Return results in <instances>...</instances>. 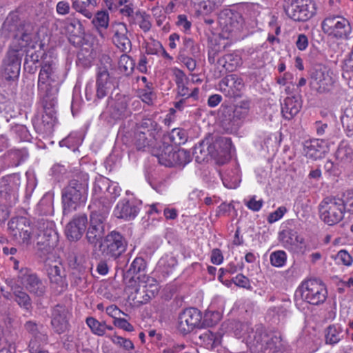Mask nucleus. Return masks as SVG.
<instances>
[{"label":"nucleus","mask_w":353,"mask_h":353,"mask_svg":"<svg viewBox=\"0 0 353 353\" xmlns=\"http://www.w3.org/2000/svg\"><path fill=\"white\" fill-rule=\"evenodd\" d=\"M174 151L172 145L163 144L160 152L154 155L157 157L159 163L167 167H171L173 166V161H174V159H173Z\"/></svg>","instance_id":"bb28decb"},{"label":"nucleus","mask_w":353,"mask_h":353,"mask_svg":"<svg viewBox=\"0 0 353 353\" xmlns=\"http://www.w3.org/2000/svg\"><path fill=\"white\" fill-rule=\"evenodd\" d=\"M111 341L117 346L129 351L134 348L131 340L117 335L108 336Z\"/></svg>","instance_id":"c03bdc74"},{"label":"nucleus","mask_w":353,"mask_h":353,"mask_svg":"<svg viewBox=\"0 0 353 353\" xmlns=\"http://www.w3.org/2000/svg\"><path fill=\"white\" fill-rule=\"evenodd\" d=\"M287 212V208L285 206H280L276 210L270 213L268 216V221L273 223L281 219Z\"/></svg>","instance_id":"864d4df0"},{"label":"nucleus","mask_w":353,"mask_h":353,"mask_svg":"<svg viewBox=\"0 0 353 353\" xmlns=\"http://www.w3.org/2000/svg\"><path fill=\"white\" fill-rule=\"evenodd\" d=\"M3 29L13 33V40L6 58L3 61V76L7 80H14L18 78L24 48L28 46L31 40V34L25 29V25L18 23L7 19L3 25Z\"/></svg>","instance_id":"f257e3e1"},{"label":"nucleus","mask_w":353,"mask_h":353,"mask_svg":"<svg viewBox=\"0 0 353 353\" xmlns=\"http://www.w3.org/2000/svg\"><path fill=\"white\" fill-rule=\"evenodd\" d=\"M219 88L225 97L236 98L241 96L244 83L242 78L232 74L223 78L219 83Z\"/></svg>","instance_id":"9b49d317"},{"label":"nucleus","mask_w":353,"mask_h":353,"mask_svg":"<svg viewBox=\"0 0 353 353\" xmlns=\"http://www.w3.org/2000/svg\"><path fill=\"white\" fill-rule=\"evenodd\" d=\"M296 46L299 50H304L308 46V39L304 34H301L298 36L296 41Z\"/></svg>","instance_id":"69168bd1"},{"label":"nucleus","mask_w":353,"mask_h":353,"mask_svg":"<svg viewBox=\"0 0 353 353\" xmlns=\"http://www.w3.org/2000/svg\"><path fill=\"white\" fill-rule=\"evenodd\" d=\"M140 134L148 133L150 137H154L156 132L159 130V125L156 121L150 118H144L137 124Z\"/></svg>","instance_id":"7c9ffc66"},{"label":"nucleus","mask_w":353,"mask_h":353,"mask_svg":"<svg viewBox=\"0 0 353 353\" xmlns=\"http://www.w3.org/2000/svg\"><path fill=\"white\" fill-rule=\"evenodd\" d=\"M142 201L139 200L129 201L123 199L116 205L114 210V215L125 221L134 219L139 214Z\"/></svg>","instance_id":"f8f14e48"},{"label":"nucleus","mask_w":353,"mask_h":353,"mask_svg":"<svg viewBox=\"0 0 353 353\" xmlns=\"http://www.w3.org/2000/svg\"><path fill=\"white\" fill-rule=\"evenodd\" d=\"M218 19L223 32L228 33V37L236 34L242 29L243 19L238 12L223 10L220 12Z\"/></svg>","instance_id":"1a4fd4ad"},{"label":"nucleus","mask_w":353,"mask_h":353,"mask_svg":"<svg viewBox=\"0 0 353 353\" xmlns=\"http://www.w3.org/2000/svg\"><path fill=\"white\" fill-rule=\"evenodd\" d=\"M176 25L185 32L190 31L192 26L191 22L185 14H179L177 17Z\"/></svg>","instance_id":"6e6d98bb"},{"label":"nucleus","mask_w":353,"mask_h":353,"mask_svg":"<svg viewBox=\"0 0 353 353\" xmlns=\"http://www.w3.org/2000/svg\"><path fill=\"white\" fill-rule=\"evenodd\" d=\"M172 72L174 77V81L176 84V86L183 84V83H189L190 80L189 78L186 76L183 70L177 68H172Z\"/></svg>","instance_id":"8fccbe9b"},{"label":"nucleus","mask_w":353,"mask_h":353,"mask_svg":"<svg viewBox=\"0 0 353 353\" xmlns=\"http://www.w3.org/2000/svg\"><path fill=\"white\" fill-rule=\"evenodd\" d=\"M72 7L77 12L82 14L85 17L91 19L93 17L92 12L88 8L92 4V0H71Z\"/></svg>","instance_id":"c9c22d12"},{"label":"nucleus","mask_w":353,"mask_h":353,"mask_svg":"<svg viewBox=\"0 0 353 353\" xmlns=\"http://www.w3.org/2000/svg\"><path fill=\"white\" fill-rule=\"evenodd\" d=\"M263 203V199L256 200V196H251L248 201L244 200V204L246 207L253 212L259 211L262 208Z\"/></svg>","instance_id":"09e8293b"},{"label":"nucleus","mask_w":353,"mask_h":353,"mask_svg":"<svg viewBox=\"0 0 353 353\" xmlns=\"http://www.w3.org/2000/svg\"><path fill=\"white\" fill-rule=\"evenodd\" d=\"M179 54H185L197 58L200 54L199 46L194 43V41L188 37L183 39V43L179 49Z\"/></svg>","instance_id":"c85d7f7f"},{"label":"nucleus","mask_w":353,"mask_h":353,"mask_svg":"<svg viewBox=\"0 0 353 353\" xmlns=\"http://www.w3.org/2000/svg\"><path fill=\"white\" fill-rule=\"evenodd\" d=\"M89 208L91 210L90 225L104 227L103 221L107 218L110 211V202L106 199L101 201L94 199Z\"/></svg>","instance_id":"2eb2a0df"},{"label":"nucleus","mask_w":353,"mask_h":353,"mask_svg":"<svg viewBox=\"0 0 353 353\" xmlns=\"http://www.w3.org/2000/svg\"><path fill=\"white\" fill-rule=\"evenodd\" d=\"M61 83L55 64L52 61L43 62L39 74L37 85L46 114H52L54 112L57 103V97Z\"/></svg>","instance_id":"f03ea898"},{"label":"nucleus","mask_w":353,"mask_h":353,"mask_svg":"<svg viewBox=\"0 0 353 353\" xmlns=\"http://www.w3.org/2000/svg\"><path fill=\"white\" fill-rule=\"evenodd\" d=\"M8 231L14 239L13 241H19L20 239L23 242L28 241H36L37 234L33 232V229L29 220L23 216L12 219L8 223Z\"/></svg>","instance_id":"6e6552de"},{"label":"nucleus","mask_w":353,"mask_h":353,"mask_svg":"<svg viewBox=\"0 0 353 353\" xmlns=\"http://www.w3.org/2000/svg\"><path fill=\"white\" fill-rule=\"evenodd\" d=\"M222 2L223 0H202L199 3V7L203 12L209 13L221 6Z\"/></svg>","instance_id":"a18cd8bd"},{"label":"nucleus","mask_w":353,"mask_h":353,"mask_svg":"<svg viewBox=\"0 0 353 353\" xmlns=\"http://www.w3.org/2000/svg\"><path fill=\"white\" fill-rule=\"evenodd\" d=\"M9 185L12 190H15L17 187L20 186V176L18 174H14L3 176L0 179V196L5 193L3 187Z\"/></svg>","instance_id":"ea45409f"},{"label":"nucleus","mask_w":353,"mask_h":353,"mask_svg":"<svg viewBox=\"0 0 353 353\" xmlns=\"http://www.w3.org/2000/svg\"><path fill=\"white\" fill-rule=\"evenodd\" d=\"M321 28L323 32L332 39L339 41H347L351 39L352 26L350 21L341 15L328 14L322 21Z\"/></svg>","instance_id":"7ed1b4c3"},{"label":"nucleus","mask_w":353,"mask_h":353,"mask_svg":"<svg viewBox=\"0 0 353 353\" xmlns=\"http://www.w3.org/2000/svg\"><path fill=\"white\" fill-rule=\"evenodd\" d=\"M56 11L59 15H66L70 11V6L68 1H60L56 6Z\"/></svg>","instance_id":"680f3d73"},{"label":"nucleus","mask_w":353,"mask_h":353,"mask_svg":"<svg viewBox=\"0 0 353 353\" xmlns=\"http://www.w3.org/2000/svg\"><path fill=\"white\" fill-rule=\"evenodd\" d=\"M279 238L283 243H302V239L296 229L287 228L283 230L279 233Z\"/></svg>","instance_id":"e433bc0d"},{"label":"nucleus","mask_w":353,"mask_h":353,"mask_svg":"<svg viewBox=\"0 0 353 353\" xmlns=\"http://www.w3.org/2000/svg\"><path fill=\"white\" fill-rule=\"evenodd\" d=\"M338 258L341 260L345 265H350L352 262V257L345 250H341L338 253Z\"/></svg>","instance_id":"774afa93"},{"label":"nucleus","mask_w":353,"mask_h":353,"mask_svg":"<svg viewBox=\"0 0 353 353\" xmlns=\"http://www.w3.org/2000/svg\"><path fill=\"white\" fill-rule=\"evenodd\" d=\"M327 148V143L323 139H313L305 143L306 155L310 157H316L318 152L320 154L325 152Z\"/></svg>","instance_id":"b1692460"},{"label":"nucleus","mask_w":353,"mask_h":353,"mask_svg":"<svg viewBox=\"0 0 353 353\" xmlns=\"http://www.w3.org/2000/svg\"><path fill=\"white\" fill-rule=\"evenodd\" d=\"M85 214L74 217L66 226L65 235L70 241H77L82 236L87 224Z\"/></svg>","instance_id":"f3484780"},{"label":"nucleus","mask_w":353,"mask_h":353,"mask_svg":"<svg viewBox=\"0 0 353 353\" xmlns=\"http://www.w3.org/2000/svg\"><path fill=\"white\" fill-rule=\"evenodd\" d=\"M219 63L229 72L234 71L242 64V59L236 53L228 54L219 59Z\"/></svg>","instance_id":"393cba45"},{"label":"nucleus","mask_w":353,"mask_h":353,"mask_svg":"<svg viewBox=\"0 0 353 353\" xmlns=\"http://www.w3.org/2000/svg\"><path fill=\"white\" fill-rule=\"evenodd\" d=\"M104 235V227L90 225L87 232V239L89 243H101Z\"/></svg>","instance_id":"4c0bfd02"},{"label":"nucleus","mask_w":353,"mask_h":353,"mask_svg":"<svg viewBox=\"0 0 353 353\" xmlns=\"http://www.w3.org/2000/svg\"><path fill=\"white\" fill-rule=\"evenodd\" d=\"M88 183L72 179L63 192V212L69 213L84 204L88 197Z\"/></svg>","instance_id":"20e7f679"},{"label":"nucleus","mask_w":353,"mask_h":353,"mask_svg":"<svg viewBox=\"0 0 353 353\" xmlns=\"http://www.w3.org/2000/svg\"><path fill=\"white\" fill-rule=\"evenodd\" d=\"M343 330L340 325H332L328 326L325 332L327 344L335 345L343 339Z\"/></svg>","instance_id":"cd10ccee"},{"label":"nucleus","mask_w":353,"mask_h":353,"mask_svg":"<svg viewBox=\"0 0 353 353\" xmlns=\"http://www.w3.org/2000/svg\"><path fill=\"white\" fill-rule=\"evenodd\" d=\"M344 202L339 198L327 196L319 205L321 219L329 225L341 221L345 213Z\"/></svg>","instance_id":"39448f33"},{"label":"nucleus","mask_w":353,"mask_h":353,"mask_svg":"<svg viewBox=\"0 0 353 353\" xmlns=\"http://www.w3.org/2000/svg\"><path fill=\"white\" fill-rule=\"evenodd\" d=\"M114 325L128 332L134 331V327L125 319L114 317Z\"/></svg>","instance_id":"13d9d810"},{"label":"nucleus","mask_w":353,"mask_h":353,"mask_svg":"<svg viewBox=\"0 0 353 353\" xmlns=\"http://www.w3.org/2000/svg\"><path fill=\"white\" fill-rule=\"evenodd\" d=\"M21 283L30 293L41 296L46 292L43 282L35 274L28 272L20 276Z\"/></svg>","instance_id":"a211bd4d"},{"label":"nucleus","mask_w":353,"mask_h":353,"mask_svg":"<svg viewBox=\"0 0 353 353\" xmlns=\"http://www.w3.org/2000/svg\"><path fill=\"white\" fill-rule=\"evenodd\" d=\"M174 165H181L188 163L191 160L190 154L185 150H174L173 154Z\"/></svg>","instance_id":"37998d69"},{"label":"nucleus","mask_w":353,"mask_h":353,"mask_svg":"<svg viewBox=\"0 0 353 353\" xmlns=\"http://www.w3.org/2000/svg\"><path fill=\"white\" fill-rule=\"evenodd\" d=\"M178 59L183 63L186 68L191 72L194 71L196 68V63L195 59L192 56L185 54H178Z\"/></svg>","instance_id":"3c124183"},{"label":"nucleus","mask_w":353,"mask_h":353,"mask_svg":"<svg viewBox=\"0 0 353 353\" xmlns=\"http://www.w3.org/2000/svg\"><path fill=\"white\" fill-rule=\"evenodd\" d=\"M298 292L305 302L314 305L323 303L327 297L325 285L320 280L310 279L303 282Z\"/></svg>","instance_id":"423d86ee"},{"label":"nucleus","mask_w":353,"mask_h":353,"mask_svg":"<svg viewBox=\"0 0 353 353\" xmlns=\"http://www.w3.org/2000/svg\"><path fill=\"white\" fill-rule=\"evenodd\" d=\"M86 323L94 334L103 336L106 330V324L100 322L93 317H88Z\"/></svg>","instance_id":"a19ab883"},{"label":"nucleus","mask_w":353,"mask_h":353,"mask_svg":"<svg viewBox=\"0 0 353 353\" xmlns=\"http://www.w3.org/2000/svg\"><path fill=\"white\" fill-rule=\"evenodd\" d=\"M99 248L105 260L116 259L126 250V244H99Z\"/></svg>","instance_id":"4be33fe9"},{"label":"nucleus","mask_w":353,"mask_h":353,"mask_svg":"<svg viewBox=\"0 0 353 353\" xmlns=\"http://www.w3.org/2000/svg\"><path fill=\"white\" fill-rule=\"evenodd\" d=\"M198 343L210 350H214L221 345L222 334L219 332H212L209 330H201L196 333Z\"/></svg>","instance_id":"6ab92c4d"},{"label":"nucleus","mask_w":353,"mask_h":353,"mask_svg":"<svg viewBox=\"0 0 353 353\" xmlns=\"http://www.w3.org/2000/svg\"><path fill=\"white\" fill-rule=\"evenodd\" d=\"M223 256L220 250L213 249L211 254V261L212 263L219 265L223 262Z\"/></svg>","instance_id":"338daca9"},{"label":"nucleus","mask_w":353,"mask_h":353,"mask_svg":"<svg viewBox=\"0 0 353 353\" xmlns=\"http://www.w3.org/2000/svg\"><path fill=\"white\" fill-rule=\"evenodd\" d=\"M146 268L145 260L141 257H137L131 263L130 268L124 273V279H133L134 275L143 271Z\"/></svg>","instance_id":"473e14b6"},{"label":"nucleus","mask_w":353,"mask_h":353,"mask_svg":"<svg viewBox=\"0 0 353 353\" xmlns=\"http://www.w3.org/2000/svg\"><path fill=\"white\" fill-rule=\"evenodd\" d=\"M165 139H169L171 143L176 145L184 144L188 140V133L182 128H174L165 137Z\"/></svg>","instance_id":"2f4dec72"},{"label":"nucleus","mask_w":353,"mask_h":353,"mask_svg":"<svg viewBox=\"0 0 353 353\" xmlns=\"http://www.w3.org/2000/svg\"><path fill=\"white\" fill-rule=\"evenodd\" d=\"M141 282L145 283L143 286L145 288L144 292H146L145 297L143 298V301H140L141 303L148 302L152 296L158 293L159 288L157 281L150 276H144Z\"/></svg>","instance_id":"c756f323"},{"label":"nucleus","mask_w":353,"mask_h":353,"mask_svg":"<svg viewBox=\"0 0 353 353\" xmlns=\"http://www.w3.org/2000/svg\"><path fill=\"white\" fill-rule=\"evenodd\" d=\"M147 89L143 90L141 94V97L142 101L147 103L150 104L152 103L153 99L154 97V93L151 91L150 85L146 84Z\"/></svg>","instance_id":"e2e57ef3"},{"label":"nucleus","mask_w":353,"mask_h":353,"mask_svg":"<svg viewBox=\"0 0 353 353\" xmlns=\"http://www.w3.org/2000/svg\"><path fill=\"white\" fill-rule=\"evenodd\" d=\"M42 243H58L59 241V234L52 228H47L43 232Z\"/></svg>","instance_id":"49530a36"},{"label":"nucleus","mask_w":353,"mask_h":353,"mask_svg":"<svg viewBox=\"0 0 353 353\" xmlns=\"http://www.w3.org/2000/svg\"><path fill=\"white\" fill-rule=\"evenodd\" d=\"M201 313L194 307L185 309L179 316L178 330L187 334L196 327L201 326Z\"/></svg>","instance_id":"9d476101"},{"label":"nucleus","mask_w":353,"mask_h":353,"mask_svg":"<svg viewBox=\"0 0 353 353\" xmlns=\"http://www.w3.org/2000/svg\"><path fill=\"white\" fill-rule=\"evenodd\" d=\"M109 14L106 10L98 11L94 17L93 18L92 23L97 30L101 32L102 30H105L109 25ZM101 34V33H100Z\"/></svg>","instance_id":"72a5a7b5"},{"label":"nucleus","mask_w":353,"mask_h":353,"mask_svg":"<svg viewBox=\"0 0 353 353\" xmlns=\"http://www.w3.org/2000/svg\"><path fill=\"white\" fill-rule=\"evenodd\" d=\"M110 85L111 81L107 68L105 67L99 68L97 78V97L101 99L105 97Z\"/></svg>","instance_id":"412c9836"},{"label":"nucleus","mask_w":353,"mask_h":353,"mask_svg":"<svg viewBox=\"0 0 353 353\" xmlns=\"http://www.w3.org/2000/svg\"><path fill=\"white\" fill-rule=\"evenodd\" d=\"M105 243H122L125 241L123 236L117 231L113 230L105 239Z\"/></svg>","instance_id":"052dcab7"},{"label":"nucleus","mask_w":353,"mask_h":353,"mask_svg":"<svg viewBox=\"0 0 353 353\" xmlns=\"http://www.w3.org/2000/svg\"><path fill=\"white\" fill-rule=\"evenodd\" d=\"M232 282L240 288L248 290L252 288L249 279L242 274H239L235 277L232 278Z\"/></svg>","instance_id":"603ef678"},{"label":"nucleus","mask_w":353,"mask_h":353,"mask_svg":"<svg viewBox=\"0 0 353 353\" xmlns=\"http://www.w3.org/2000/svg\"><path fill=\"white\" fill-rule=\"evenodd\" d=\"M286 14L297 21H305L312 18L316 12V5L312 1L292 0L285 6Z\"/></svg>","instance_id":"0eeeda50"},{"label":"nucleus","mask_w":353,"mask_h":353,"mask_svg":"<svg viewBox=\"0 0 353 353\" xmlns=\"http://www.w3.org/2000/svg\"><path fill=\"white\" fill-rule=\"evenodd\" d=\"M344 207L347 206L348 210L353 214V190H348L343 194Z\"/></svg>","instance_id":"bf43d9fd"},{"label":"nucleus","mask_w":353,"mask_h":353,"mask_svg":"<svg viewBox=\"0 0 353 353\" xmlns=\"http://www.w3.org/2000/svg\"><path fill=\"white\" fill-rule=\"evenodd\" d=\"M130 111L128 108V104L125 99L117 101L111 106L110 114L114 119H121L130 114Z\"/></svg>","instance_id":"a878e982"},{"label":"nucleus","mask_w":353,"mask_h":353,"mask_svg":"<svg viewBox=\"0 0 353 353\" xmlns=\"http://www.w3.org/2000/svg\"><path fill=\"white\" fill-rule=\"evenodd\" d=\"M286 261V254L283 251L274 252L270 255V262L273 266L281 267Z\"/></svg>","instance_id":"de8ad7c7"},{"label":"nucleus","mask_w":353,"mask_h":353,"mask_svg":"<svg viewBox=\"0 0 353 353\" xmlns=\"http://www.w3.org/2000/svg\"><path fill=\"white\" fill-rule=\"evenodd\" d=\"M70 312L65 306L57 305L52 312L51 325L55 332L60 334L68 330Z\"/></svg>","instance_id":"dca6fc26"},{"label":"nucleus","mask_w":353,"mask_h":353,"mask_svg":"<svg viewBox=\"0 0 353 353\" xmlns=\"http://www.w3.org/2000/svg\"><path fill=\"white\" fill-rule=\"evenodd\" d=\"M301 101L298 97H288L281 105V112L286 119H291L296 115L301 108Z\"/></svg>","instance_id":"aec40b11"},{"label":"nucleus","mask_w":353,"mask_h":353,"mask_svg":"<svg viewBox=\"0 0 353 353\" xmlns=\"http://www.w3.org/2000/svg\"><path fill=\"white\" fill-rule=\"evenodd\" d=\"M231 148V140L230 138L217 137L213 141L212 145L209 147V152L212 155L216 156L221 153H227Z\"/></svg>","instance_id":"5701e85b"},{"label":"nucleus","mask_w":353,"mask_h":353,"mask_svg":"<svg viewBox=\"0 0 353 353\" xmlns=\"http://www.w3.org/2000/svg\"><path fill=\"white\" fill-rule=\"evenodd\" d=\"M14 301L22 308L30 310L32 308V301L29 295L22 290L14 291Z\"/></svg>","instance_id":"58836bf2"},{"label":"nucleus","mask_w":353,"mask_h":353,"mask_svg":"<svg viewBox=\"0 0 353 353\" xmlns=\"http://www.w3.org/2000/svg\"><path fill=\"white\" fill-rule=\"evenodd\" d=\"M112 41L114 44L123 52L131 50V41L128 37L127 26L122 22H114L111 25Z\"/></svg>","instance_id":"ddd939ff"},{"label":"nucleus","mask_w":353,"mask_h":353,"mask_svg":"<svg viewBox=\"0 0 353 353\" xmlns=\"http://www.w3.org/2000/svg\"><path fill=\"white\" fill-rule=\"evenodd\" d=\"M134 6L133 3L130 0H128L127 3L119 8V13L122 16L127 17H132L134 14Z\"/></svg>","instance_id":"4d7b16f0"},{"label":"nucleus","mask_w":353,"mask_h":353,"mask_svg":"<svg viewBox=\"0 0 353 353\" xmlns=\"http://www.w3.org/2000/svg\"><path fill=\"white\" fill-rule=\"evenodd\" d=\"M119 68L120 71L125 75L130 74L134 68L133 59L126 54H122L119 61Z\"/></svg>","instance_id":"79ce46f5"},{"label":"nucleus","mask_w":353,"mask_h":353,"mask_svg":"<svg viewBox=\"0 0 353 353\" xmlns=\"http://www.w3.org/2000/svg\"><path fill=\"white\" fill-rule=\"evenodd\" d=\"M121 188L115 183H112L107 188V193L110 196L111 199H117L121 194Z\"/></svg>","instance_id":"0e129e2a"},{"label":"nucleus","mask_w":353,"mask_h":353,"mask_svg":"<svg viewBox=\"0 0 353 353\" xmlns=\"http://www.w3.org/2000/svg\"><path fill=\"white\" fill-rule=\"evenodd\" d=\"M128 0H103L105 7L112 12L119 10L125 3H127Z\"/></svg>","instance_id":"5fc2aeb1"},{"label":"nucleus","mask_w":353,"mask_h":353,"mask_svg":"<svg viewBox=\"0 0 353 353\" xmlns=\"http://www.w3.org/2000/svg\"><path fill=\"white\" fill-rule=\"evenodd\" d=\"M48 273L51 283H54L61 287L63 286L65 279L61 267L57 265H50L48 269Z\"/></svg>","instance_id":"f704fd0d"},{"label":"nucleus","mask_w":353,"mask_h":353,"mask_svg":"<svg viewBox=\"0 0 353 353\" xmlns=\"http://www.w3.org/2000/svg\"><path fill=\"white\" fill-rule=\"evenodd\" d=\"M312 83L316 85L319 92H325L331 89L334 79L332 72L325 66L316 68L311 74Z\"/></svg>","instance_id":"4468645a"}]
</instances>
